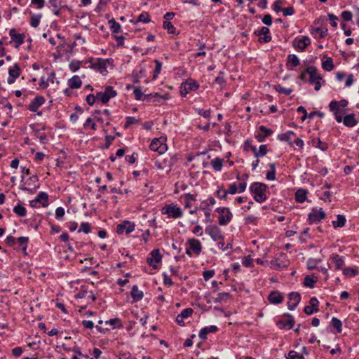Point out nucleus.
Returning <instances> with one entry per match:
<instances>
[{
    "label": "nucleus",
    "instance_id": "f257e3e1",
    "mask_svg": "<svg viewBox=\"0 0 359 359\" xmlns=\"http://www.w3.org/2000/svg\"><path fill=\"white\" fill-rule=\"evenodd\" d=\"M266 189L267 186L262 182H253L250 186V191L254 194L253 198L255 201L259 203L266 200Z\"/></svg>",
    "mask_w": 359,
    "mask_h": 359
},
{
    "label": "nucleus",
    "instance_id": "f03ea898",
    "mask_svg": "<svg viewBox=\"0 0 359 359\" xmlns=\"http://www.w3.org/2000/svg\"><path fill=\"white\" fill-rule=\"evenodd\" d=\"M306 72L309 75V82L314 84V89L318 91L321 88L320 81L323 77L318 73L317 69L314 66H309L306 69Z\"/></svg>",
    "mask_w": 359,
    "mask_h": 359
},
{
    "label": "nucleus",
    "instance_id": "7ed1b4c3",
    "mask_svg": "<svg viewBox=\"0 0 359 359\" xmlns=\"http://www.w3.org/2000/svg\"><path fill=\"white\" fill-rule=\"evenodd\" d=\"M161 213L167 215L168 218L177 219L182 216V209L173 203L163 207L161 210Z\"/></svg>",
    "mask_w": 359,
    "mask_h": 359
},
{
    "label": "nucleus",
    "instance_id": "20e7f679",
    "mask_svg": "<svg viewBox=\"0 0 359 359\" xmlns=\"http://www.w3.org/2000/svg\"><path fill=\"white\" fill-rule=\"evenodd\" d=\"M216 211L219 213V224L226 225L232 219V213L228 208H218Z\"/></svg>",
    "mask_w": 359,
    "mask_h": 359
},
{
    "label": "nucleus",
    "instance_id": "39448f33",
    "mask_svg": "<svg viewBox=\"0 0 359 359\" xmlns=\"http://www.w3.org/2000/svg\"><path fill=\"white\" fill-rule=\"evenodd\" d=\"M116 95L117 93L114 90L113 87L107 86L104 92L97 93V97L98 100L102 102V103L105 104L108 102L111 98L116 97Z\"/></svg>",
    "mask_w": 359,
    "mask_h": 359
},
{
    "label": "nucleus",
    "instance_id": "423d86ee",
    "mask_svg": "<svg viewBox=\"0 0 359 359\" xmlns=\"http://www.w3.org/2000/svg\"><path fill=\"white\" fill-rule=\"evenodd\" d=\"M104 323L106 327H102L99 325L96 326V328L101 332H104L105 331H108L110 329L121 328L123 327L121 320L118 318L110 319L105 321Z\"/></svg>",
    "mask_w": 359,
    "mask_h": 359
},
{
    "label": "nucleus",
    "instance_id": "0eeeda50",
    "mask_svg": "<svg viewBox=\"0 0 359 359\" xmlns=\"http://www.w3.org/2000/svg\"><path fill=\"white\" fill-rule=\"evenodd\" d=\"M48 205V195L43 191L40 192L35 199L30 201V206L32 208H37L41 205L46 207Z\"/></svg>",
    "mask_w": 359,
    "mask_h": 359
},
{
    "label": "nucleus",
    "instance_id": "6e6552de",
    "mask_svg": "<svg viewBox=\"0 0 359 359\" xmlns=\"http://www.w3.org/2000/svg\"><path fill=\"white\" fill-rule=\"evenodd\" d=\"M135 224L133 222L124 220L117 225L116 233L118 234H123V233L129 234L135 230Z\"/></svg>",
    "mask_w": 359,
    "mask_h": 359
},
{
    "label": "nucleus",
    "instance_id": "1a4fd4ad",
    "mask_svg": "<svg viewBox=\"0 0 359 359\" xmlns=\"http://www.w3.org/2000/svg\"><path fill=\"white\" fill-rule=\"evenodd\" d=\"M254 34L259 36L258 41L261 43H266L271 41L270 30L266 27H262L260 29L255 31Z\"/></svg>",
    "mask_w": 359,
    "mask_h": 359
},
{
    "label": "nucleus",
    "instance_id": "9d476101",
    "mask_svg": "<svg viewBox=\"0 0 359 359\" xmlns=\"http://www.w3.org/2000/svg\"><path fill=\"white\" fill-rule=\"evenodd\" d=\"M161 259L162 255L160 253V250L154 249L151 252L149 257H147V262L149 265L156 269L158 268L156 264L161 262Z\"/></svg>",
    "mask_w": 359,
    "mask_h": 359
},
{
    "label": "nucleus",
    "instance_id": "9b49d317",
    "mask_svg": "<svg viewBox=\"0 0 359 359\" xmlns=\"http://www.w3.org/2000/svg\"><path fill=\"white\" fill-rule=\"evenodd\" d=\"M310 44L311 39L307 36H304L302 39L296 38L292 41L294 48L299 51H304Z\"/></svg>",
    "mask_w": 359,
    "mask_h": 359
},
{
    "label": "nucleus",
    "instance_id": "f8f14e48",
    "mask_svg": "<svg viewBox=\"0 0 359 359\" xmlns=\"http://www.w3.org/2000/svg\"><path fill=\"white\" fill-rule=\"evenodd\" d=\"M284 317L287 318V320L280 319L277 321L276 325L280 329L286 328L290 330L293 327L294 324V318L290 313H285Z\"/></svg>",
    "mask_w": 359,
    "mask_h": 359
},
{
    "label": "nucleus",
    "instance_id": "ddd939ff",
    "mask_svg": "<svg viewBox=\"0 0 359 359\" xmlns=\"http://www.w3.org/2000/svg\"><path fill=\"white\" fill-rule=\"evenodd\" d=\"M205 232L215 241L224 240V236L222 234L220 229L216 226H209L205 228Z\"/></svg>",
    "mask_w": 359,
    "mask_h": 359
},
{
    "label": "nucleus",
    "instance_id": "4468645a",
    "mask_svg": "<svg viewBox=\"0 0 359 359\" xmlns=\"http://www.w3.org/2000/svg\"><path fill=\"white\" fill-rule=\"evenodd\" d=\"M325 217L326 214L322 208L319 210L313 208L311 212L309 214V220L312 223L318 222L324 219Z\"/></svg>",
    "mask_w": 359,
    "mask_h": 359
},
{
    "label": "nucleus",
    "instance_id": "2eb2a0df",
    "mask_svg": "<svg viewBox=\"0 0 359 359\" xmlns=\"http://www.w3.org/2000/svg\"><path fill=\"white\" fill-rule=\"evenodd\" d=\"M149 148L151 150L158 152L160 154H162L166 151L167 145L163 143V141L161 140V138H155L151 142Z\"/></svg>",
    "mask_w": 359,
    "mask_h": 359
},
{
    "label": "nucleus",
    "instance_id": "dca6fc26",
    "mask_svg": "<svg viewBox=\"0 0 359 359\" xmlns=\"http://www.w3.org/2000/svg\"><path fill=\"white\" fill-rule=\"evenodd\" d=\"M9 35L11 38V40L8 42V43H12V42H15L16 45L15 47L18 48L20 45L24 43L25 40V34H18L17 33L15 29H11L9 32Z\"/></svg>",
    "mask_w": 359,
    "mask_h": 359
},
{
    "label": "nucleus",
    "instance_id": "f3484780",
    "mask_svg": "<svg viewBox=\"0 0 359 359\" xmlns=\"http://www.w3.org/2000/svg\"><path fill=\"white\" fill-rule=\"evenodd\" d=\"M288 299L287 308L294 310L301 301V295L299 292H292L289 294Z\"/></svg>",
    "mask_w": 359,
    "mask_h": 359
},
{
    "label": "nucleus",
    "instance_id": "a211bd4d",
    "mask_svg": "<svg viewBox=\"0 0 359 359\" xmlns=\"http://www.w3.org/2000/svg\"><path fill=\"white\" fill-rule=\"evenodd\" d=\"M318 300L316 297H311L309 300V306H306L304 311L307 315H311L318 311Z\"/></svg>",
    "mask_w": 359,
    "mask_h": 359
},
{
    "label": "nucleus",
    "instance_id": "6ab92c4d",
    "mask_svg": "<svg viewBox=\"0 0 359 359\" xmlns=\"http://www.w3.org/2000/svg\"><path fill=\"white\" fill-rule=\"evenodd\" d=\"M259 130L261 133H258L255 135V138L259 142H264L266 137L270 136L273 133V130L271 129L267 128L264 126H260L259 127Z\"/></svg>",
    "mask_w": 359,
    "mask_h": 359
},
{
    "label": "nucleus",
    "instance_id": "aec40b11",
    "mask_svg": "<svg viewBox=\"0 0 359 359\" xmlns=\"http://www.w3.org/2000/svg\"><path fill=\"white\" fill-rule=\"evenodd\" d=\"M45 103V98L41 95H37L30 102L28 109L31 111L36 112L39 108Z\"/></svg>",
    "mask_w": 359,
    "mask_h": 359
},
{
    "label": "nucleus",
    "instance_id": "412c9836",
    "mask_svg": "<svg viewBox=\"0 0 359 359\" xmlns=\"http://www.w3.org/2000/svg\"><path fill=\"white\" fill-rule=\"evenodd\" d=\"M9 77L8 78V83H14L15 79H17L20 74V67L18 63H15L13 68H10L8 70Z\"/></svg>",
    "mask_w": 359,
    "mask_h": 359
},
{
    "label": "nucleus",
    "instance_id": "4be33fe9",
    "mask_svg": "<svg viewBox=\"0 0 359 359\" xmlns=\"http://www.w3.org/2000/svg\"><path fill=\"white\" fill-rule=\"evenodd\" d=\"M188 243L189 244L190 249H191L194 253H195L196 255H200L202 250V245L198 239H189Z\"/></svg>",
    "mask_w": 359,
    "mask_h": 359
},
{
    "label": "nucleus",
    "instance_id": "5701e85b",
    "mask_svg": "<svg viewBox=\"0 0 359 359\" xmlns=\"http://www.w3.org/2000/svg\"><path fill=\"white\" fill-rule=\"evenodd\" d=\"M268 299L270 303L277 304L283 302V297L280 292L273 291L269 294Z\"/></svg>",
    "mask_w": 359,
    "mask_h": 359
},
{
    "label": "nucleus",
    "instance_id": "b1692460",
    "mask_svg": "<svg viewBox=\"0 0 359 359\" xmlns=\"http://www.w3.org/2000/svg\"><path fill=\"white\" fill-rule=\"evenodd\" d=\"M218 330V328L215 325H210L208 327H205L201 330L198 336L201 339H205L207 338L208 334L215 333Z\"/></svg>",
    "mask_w": 359,
    "mask_h": 359
},
{
    "label": "nucleus",
    "instance_id": "393cba45",
    "mask_svg": "<svg viewBox=\"0 0 359 359\" xmlns=\"http://www.w3.org/2000/svg\"><path fill=\"white\" fill-rule=\"evenodd\" d=\"M342 121L344 126L348 128L354 127L358 123V121L355 119L354 114H350L345 116L344 118H342Z\"/></svg>",
    "mask_w": 359,
    "mask_h": 359
},
{
    "label": "nucleus",
    "instance_id": "a878e982",
    "mask_svg": "<svg viewBox=\"0 0 359 359\" xmlns=\"http://www.w3.org/2000/svg\"><path fill=\"white\" fill-rule=\"evenodd\" d=\"M300 62L297 56L294 54H290L287 58L286 65L288 69H293L299 65Z\"/></svg>",
    "mask_w": 359,
    "mask_h": 359
},
{
    "label": "nucleus",
    "instance_id": "bb28decb",
    "mask_svg": "<svg viewBox=\"0 0 359 359\" xmlns=\"http://www.w3.org/2000/svg\"><path fill=\"white\" fill-rule=\"evenodd\" d=\"M133 93L137 100H149V97L156 96L158 97V93H151L148 95H144L142 92V90L140 88H135L134 89Z\"/></svg>",
    "mask_w": 359,
    "mask_h": 359
},
{
    "label": "nucleus",
    "instance_id": "cd10ccee",
    "mask_svg": "<svg viewBox=\"0 0 359 359\" xmlns=\"http://www.w3.org/2000/svg\"><path fill=\"white\" fill-rule=\"evenodd\" d=\"M184 88L186 95L189 91L197 90L199 88V84L194 80L189 79L185 82Z\"/></svg>",
    "mask_w": 359,
    "mask_h": 359
},
{
    "label": "nucleus",
    "instance_id": "c85d7f7f",
    "mask_svg": "<svg viewBox=\"0 0 359 359\" xmlns=\"http://www.w3.org/2000/svg\"><path fill=\"white\" fill-rule=\"evenodd\" d=\"M82 81L79 76H74L68 80V85L72 89L79 88L81 86Z\"/></svg>",
    "mask_w": 359,
    "mask_h": 359
},
{
    "label": "nucleus",
    "instance_id": "c756f323",
    "mask_svg": "<svg viewBox=\"0 0 359 359\" xmlns=\"http://www.w3.org/2000/svg\"><path fill=\"white\" fill-rule=\"evenodd\" d=\"M324 58H326V60L323 61L322 68L327 72H331L334 67L333 60L327 55H324Z\"/></svg>",
    "mask_w": 359,
    "mask_h": 359
},
{
    "label": "nucleus",
    "instance_id": "7c9ffc66",
    "mask_svg": "<svg viewBox=\"0 0 359 359\" xmlns=\"http://www.w3.org/2000/svg\"><path fill=\"white\" fill-rule=\"evenodd\" d=\"M131 297L135 302H138L142 299L143 292L139 290L137 285H134L131 290Z\"/></svg>",
    "mask_w": 359,
    "mask_h": 359
},
{
    "label": "nucleus",
    "instance_id": "2f4dec72",
    "mask_svg": "<svg viewBox=\"0 0 359 359\" xmlns=\"http://www.w3.org/2000/svg\"><path fill=\"white\" fill-rule=\"evenodd\" d=\"M307 191L303 189H299L296 191L295 199L299 203H304L306 199Z\"/></svg>",
    "mask_w": 359,
    "mask_h": 359
},
{
    "label": "nucleus",
    "instance_id": "473e14b6",
    "mask_svg": "<svg viewBox=\"0 0 359 359\" xmlns=\"http://www.w3.org/2000/svg\"><path fill=\"white\" fill-rule=\"evenodd\" d=\"M294 135L295 134L293 131H287L285 133L279 135L278 138L281 141L287 142L289 145L292 146V142H291V136Z\"/></svg>",
    "mask_w": 359,
    "mask_h": 359
},
{
    "label": "nucleus",
    "instance_id": "72a5a7b5",
    "mask_svg": "<svg viewBox=\"0 0 359 359\" xmlns=\"http://www.w3.org/2000/svg\"><path fill=\"white\" fill-rule=\"evenodd\" d=\"M336 221H332L333 227L335 229L343 227L346 222L345 217L342 215H338Z\"/></svg>",
    "mask_w": 359,
    "mask_h": 359
},
{
    "label": "nucleus",
    "instance_id": "f704fd0d",
    "mask_svg": "<svg viewBox=\"0 0 359 359\" xmlns=\"http://www.w3.org/2000/svg\"><path fill=\"white\" fill-rule=\"evenodd\" d=\"M97 69L102 74H105L107 71V60L99 59L95 65Z\"/></svg>",
    "mask_w": 359,
    "mask_h": 359
},
{
    "label": "nucleus",
    "instance_id": "c9c22d12",
    "mask_svg": "<svg viewBox=\"0 0 359 359\" xmlns=\"http://www.w3.org/2000/svg\"><path fill=\"white\" fill-rule=\"evenodd\" d=\"M332 259L335 264V269L337 270L341 269V267L343 266V265L344 264V261L343 257L339 256V255L335 254V255H333Z\"/></svg>",
    "mask_w": 359,
    "mask_h": 359
},
{
    "label": "nucleus",
    "instance_id": "e433bc0d",
    "mask_svg": "<svg viewBox=\"0 0 359 359\" xmlns=\"http://www.w3.org/2000/svg\"><path fill=\"white\" fill-rule=\"evenodd\" d=\"M318 281V278L316 276H306L304 278V285L310 288L314 287V284Z\"/></svg>",
    "mask_w": 359,
    "mask_h": 359
},
{
    "label": "nucleus",
    "instance_id": "4c0bfd02",
    "mask_svg": "<svg viewBox=\"0 0 359 359\" xmlns=\"http://www.w3.org/2000/svg\"><path fill=\"white\" fill-rule=\"evenodd\" d=\"M223 159L217 157L211 161V165L215 171H220L223 166Z\"/></svg>",
    "mask_w": 359,
    "mask_h": 359
},
{
    "label": "nucleus",
    "instance_id": "58836bf2",
    "mask_svg": "<svg viewBox=\"0 0 359 359\" xmlns=\"http://www.w3.org/2000/svg\"><path fill=\"white\" fill-rule=\"evenodd\" d=\"M13 212L19 217H25L27 214L26 208L20 204L14 207Z\"/></svg>",
    "mask_w": 359,
    "mask_h": 359
},
{
    "label": "nucleus",
    "instance_id": "ea45409f",
    "mask_svg": "<svg viewBox=\"0 0 359 359\" xmlns=\"http://www.w3.org/2000/svg\"><path fill=\"white\" fill-rule=\"evenodd\" d=\"M167 99H168V95H160L158 93V97L151 96V97H149L148 101L149 102H151L154 103L155 104H161L163 100H167Z\"/></svg>",
    "mask_w": 359,
    "mask_h": 359
},
{
    "label": "nucleus",
    "instance_id": "a19ab883",
    "mask_svg": "<svg viewBox=\"0 0 359 359\" xmlns=\"http://www.w3.org/2000/svg\"><path fill=\"white\" fill-rule=\"evenodd\" d=\"M312 142L313 146L318 147L322 151H325L328 147L327 144L323 142L320 138L313 139Z\"/></svg>",
    "mask_w": 359,
    "mask_h": 359
},
{
    "label": "nucleus",
    "instance_id": "79ce46f5",
    "mask_svg": "<svg viewBox=\"0 0 359 359\" xmlns=\"http://www.w3.org/2000/svg\"><path fill=\"white\" fill-rule=\"evenodd\" d=\"M110 28L114 33L121 32V25L114 19L109 20Z\"/></svg>",
    "mask_w": 359,
    "mask_h": 359
},
{
    "label": "nucleus",
    "instance_id": "37998d69",
    "mask_svg": "<svg viewBox=\"0 0 359 359\" xmlns=\"http://www.w3.org/2000/svg\"><path fill=\"white\" fill-rule=\"evenodd\" d=\"M332 326L337 330V333H341V331H342V323H341V321L335 318V317H333L332 318Z\"/></svg>",
    "mask_w": 359,
    "mask_h": 359
},
{
    "label": "nucleus",
    "instance_id": "c03bdc74",
    "mask_svg": "<svg viewBox=\"0 0 359 359\" xmlns=\"http://www.w3.org/2000/svg\"><path fill=\"white\" fill-rule=\"evenodd\" d=\"M274 89L279 93H282V94H284L286 95H289L292 92V90L291 88H287L283 87L279 84L275 85Z\"/></svg>",
    "mask_w": 359,
    "mask_h": 359
},
{
    "label": "nucleus",
    "instance_id": "a18cd8bd",
    "mask_svg": "<svg viewBox=\"0 0 359 359\" xmlns=\"http://www.w3.org/2000/svg\"><path fill=\"white\" fill-rule=\"evenodd\" d=\"M267 151H268V150H267L266 145L262 144V145H260L259 150L257 149L255 154V157L259 158V157L264 156V155H266L267 154Z\"/></svg>",
    "mask_w": 359,
    "mask_h": 359
},
{
    "label": "nucleus",
    "instance_id": "49530a36",
    "mask_svg": "<svg viewBox=\"0 0 359 359\" xmlns=\"http://www.w3.org/2000/svg\"><path fill=\"white\" fill-rule=\"evenodd\" d=\"M41 15H33L30 19V25L33 27H37L39 25Z\"/></svg>",
    "mask_w": 359,
    "mask_h": 359
},
{
    "label": "nucleus",
    "instance_id": "de8ad7c7",
    "mask_svg": "<svg viewBox=\"0 0 359 359\" xmlns=\"http://www.w3.org/2000/svg\"><path fill=\"white\" fill-rule=\"evenodd\" d=\"M193 312L194 311L191 308L183 309L179 314V318H181L182 319L187 318L192 315Z\"/></svg>",
    "mask_w": 359,
    "mask_h": 359
},
{
    "label": "nucleus",
    "instance_id": "09e8293b",
    "mask_svg": "<svg viewBox=\"0 0 359 359\" xmlns=\"http://www.w3.org/2000/svg\"><path fill=\"white\" fill-rule=\"evenodd\" d=\"M163 28L168 31L169 34H175V27L173 26V25L168 21H164L163 22Z\"/></svg>",
    "mask_w": 359,
    "mask_h": 359
},
{
    "label": "nucleus",
    "instance_id": "8fccbe9b",
    "mask_svg": "<svg viewBox=\"0 0 359 359\" xmlns=\"http://www.w3.org/2000/svg\"><path fill=\"white\" fill-rule=\"evenodd\" d=\"M231 297L229 292H220L218 294V297L214 299L215 302H222L224 300L229 299Z\"/></svg>",
    "mask_w": 359,
    "mask_h": 359
},
{
    "label": "nucleus",
    "instance_id": "3c124183",
    "mask_svg": "<svg viewBox=\"0 0 359 359\" xmlns=\"http://www.w3.org/2000/svg\"><path fill=\"white\" fill-rule=\"evenodd\" d=\"M154 63L156 65V67H155V69L154 71L153 77H154V79H156L161 71L162 63L158 60H155Z\"/></svg>",
    "mask_w": 359,
    "mask_h": 359
},
{
    "label": "nucleus",
    "instance_id": "603ef678",
    "mask_svg": "<svg viewBox=\"0 0 359 359\" xmlns=\"http://www.w3.org/2000/svg\"><path fill=\"white\" fill-rule=\"evenodd\" d=\"M327 29L323 30L319 27L313 29L312 31L311 32V34H318L319 38H320V39L324 38L327 35Z\"/></svg>",
    "mask_w": 359,
    "mask_h": 359
},
{
    "label": "nucleus",
    "instance_id": "864d4df0",
    "mask_svg": "<svg viewBox=\"0 0 359 359\" xmlns=\"http://www.w3.org/2000/svg\"><path fill=\"white\" fill-rule=\"evenodd\" d=\"M258 217L254 215H248L245 217V224H254L256 225L257 223Z\"/></svg>",
    "mask_w": 359,
    "mask_h": 359
},
{
    "label": "nucleus",
    "instance_id": "5fc2aeb1",
    "mask_svg": "<svg viewBox=\"0 0 359 359\" xmlns=\"http://www.w3.org/2000/svg\"><path fill=\"white\" fill-rule=\"evenodd\" d=\"M149 21H150L149 15L148 13H146V12L141 13L138 16L137 20V22H144V23L149 22Z\"/></svg>",
    "mask_w": 359,
    "mask_h": 359
},
{
    "label": "nucleus",
    "instance_id": "6e6d98bb",
    "mask_svg": "<svg viewBox=\"0 0 359 359\" xmlns=\"http://www.w3.org/2000/svg\"><path fill=\"white\" fill-rule=\"evenodd\" d=\"M285 3L283 0H276L273 4V10L276 12H282L283 8H282V5Z\"/></svg>",
    "mask_w": 359,
    "mask_h": 359
},
{
    "label": "nucleus",
    "instance_id": "4d7b16f0",
    "mask_svg": "<svg viewBox=\"0 0 359 359\" xmlns=\"http://www.w3.org/2000/svg\"><path fill=\"white\" fill-rule=\"evenodd\" d=\"M28 241H29V238L25 237V236L20 237L18 239V244L23 247L24 251H25L27 249Z\"/></svg>",
    "mask_w": 359,
    "mask_h": 359
},
{
    "label": "nucleus",
    "instance_id": "13d9d810",
    "mask_svg": "<svg viewBox=\"0 0 359 359\" xmlns=\"http://www.w3.org/2000/svg\"><path fill=\"white\" fill-rule=\"evenodd\" d=\"M83 231L85 233H88L90 232V225L88 222H83L80 226V229L79 232Z\"/></svg>",
    "mask_w": 359,
    "mask_h": 359
},
{
    "label": "nucleus",
    "instance_id": "bf43d9fd",
    "mask_svg": "<svg viewBox=\"0 0 359 359\" xmlns=\"http://www.w3.org/2000/svg\"><path fill=\"white\" fill-rule=\"evenodd\" d=\"M329 108H330V110L333 112L337 111H340V109H341L339 107V102H338L337 101H335V100L330 102V103L329 104Z\"/></svg>",
    "mask_w": 359,
    "mask_h": 359
},
{
    "label": "nucleus",
    "instance_id": "052dcab7",
    "mask_svg": "<svg viewBox=\"0 0 359 359\" xmlns=\"http://www.w3.org/2000/svg\"><path fill=\"white\" fill-rule=\"evenodd\" d=\"M215 82L221 86L225 83L226 81L224 78V73L222 72L219 73V75L215 79Z\"/></svg>",
    "mask_w": 359,
    "mask_h": 359
},
{
    "label": "nucleus",
    "instance_id": "680f3d73",
    "mask_svg": "<svg viewBox=\"0 0 359 359\" xmlns=\"http://www.w3.org/2000/svg\"><path fill=\"white\" fill-rule=\"evenodd\" d=\"M217 196L221 199H226L227 197V192L223 187H219L217 191Z\"/></svg>",
    "mask_w": 359,
    "mask_h": 359
},
{
    "label": "nucleus",
    "instance_id": "e2e57ef3",
    "mask_svg": "<svg viewBox=\"0 0 359 359\" xmlns=\"http://www.w3.org/2000/svg\"><path fill=\"white\" fill-rule=\"evenodd\" d=\"M327 17H328L329 20H330L331 26L333 27H337V20H338V18L332 13H328Z\"/></svg>",
    "mask_w": 359,
    "mask_h": 359
},
{
    "label": "nucleus",
    "instance_id": "0e129e2a",
    "mask_svg": "<svg viewBox=\"0 0 359 359\" xmlns=\"http://www.w3.org/2000/svg\"><path fill=\"white\" fill-rule=\"evenodd\" d=\"M341 18H343L344 20H345V21H351L352 20L353 15H352V13L351 11H343L341 13Z\"/></svg>",
    "mask_w": 359,
    "mask_h": 359
},
{
    "label": "nucleus",
    "instance_id": "69168bd1",
    "mask_svg": "<svg viewBox=\"0 0 359 359\" xmlns=\"http://www.w3.org/2000/svg\"><path fill=\"white\" fill-rule=\"evenodd\" d=\"M69 69L72 72H74L79 69L80 62L79 61H72L69 65Z\"/></svg>",
    "mask_w": 359,
    "mask_h": 359
},
{
    "label": "nucleus",
    "instance_id": "338daca9",
    "mask_svg": "<svg viewBox=\"0 0 359 359\" xmlns=\"http://www.w3.org/2000/svg\"><path fill=\"white\" fill-rule=\"evenodd\" d=\"M214 275H215L214 270H207V271H203V278L205 280H208L209 279L212 278Z\"/></svg>",
    "mask_w": 359,
    "mask_h": 359
},
{
    "label": "nucleus",
    "instance_id": "774afa93",
    "mask_svg": "<svg viewBox=\"0 0 359 359\" xmlns=\"http://www.w3.org/2000/svg\"><path fill=\"white\" fill-rule=\"evenodd\" d=\"M242 264L245 267H251L252 266V259L250 256L244 257Z\"/></svg>",
    "mask_w": 359,
    "mask_h": 359
}]
</instances>
